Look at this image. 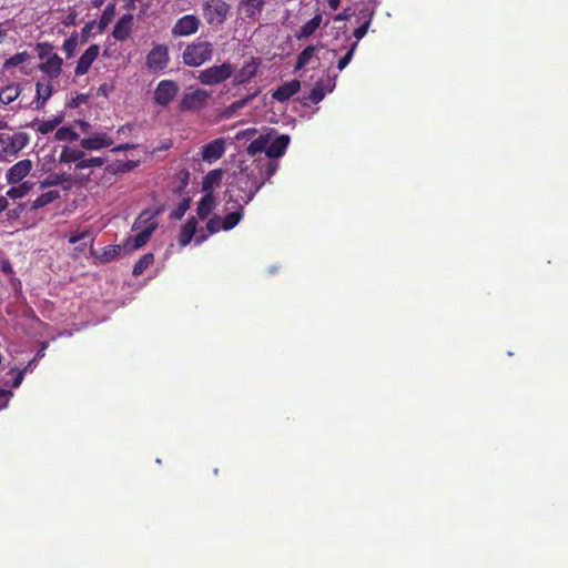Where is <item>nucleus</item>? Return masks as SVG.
I'll use <instances>...</instances> for the list:
<instances>
[{"label": "nucleus", "instance_id": "20e7f679", "mask_svg": "<svg viewBox=\"0 0 568 568\" xmlns=\"http://www.w3.org/2000/svg\"><path fill=\"white\" fill-rule=\"evenodd\" d=\"M234 74V67L230 62L212 65L199 72L197 80L204 85H217Z\"/></svg>", "mask_w": 568, "mask_h": 568}, {"label": "nucleus", "instance_id": "49530a36", "mask_svg": "<svg viewBox=\"0 0 568 568\" xmlns=\"http://www.w3.org/2000/svg\"><path fill=\"white\" fill-rule=\"evenodd\" d=\"M87 245L88 243H91L93 241L92 233L90 231H82L79 233H74L70 236L69 243L75 244L78 242H82Z\"/></svg>", "mask_w": 568, "mask_h": 568}, {"label": "nucleus", "instance_id": "69168bd1", "mask_svg": "<svg viewBox=\"0 0 568 568\" xmlns=\"http://www.w3.org/2000/svg\"><path fill=\"white\" fill-rule=\"evenodd\" d=\"M328 1V6L331 7L332 10H336L339 6V0H327Z\"/></svg>", "mask_w": 568, "mask_h": 568}, {"label": "nucleus", "instance_id": "72a5a7b5", "mask_svg": "<svg viewBox=\"0 0 568 568\" xmlns=\"http://www.w3.org/2000/svg\"><path fill=\"white\" fill-rule=\"evenodd\" d=\"M84 158V152L79 150V149H75V148H71V146H63L61 153H60V156H59V161L60 163H72V162H80L82 161V159Z\"/></svg>", "mask_w": 568, "mask_h": 568}, {"label": "nucleus", "instance_id": "338daca9", "mask_svg": "<svg viewBox=\"0 0 568 568\" xmlns=\"http://www.w3.org/2000/svg\"><path fill=\"white\" fill-rule=\"evenodd\" d=\"M6 36H7V31L2 27V24H0V42L6 38Z\"/></svg>", "mask_w": 568, "mask_h": 568}, {"label": "nucleus", "instance_id": "6e6d98bb", "mask_svg": "<svg viewBox=\"0 0 568 568\" xmlns=\"http://www.w3.org/2000/svg\"><path fill=\"white\" fill-rule=\"evenodd\" d=\"M24 375H26V373L22 369L17 371V375L12 381L13 388H18L21 385V383L23 382Z\"/></svg>", "mask_w": 568, "mask_h": 568}, {"label": "nucleus", "instance_id": "5701e85b", "mask_svg": "<svg viewBox=\"0 0 568 568\" xmlns=\"http://www.w3.org/2000/svg\"><path fill=\"white\" fill-rule=\"evenodd\" d=\"M301 89L298 80H292L280 85L272 94V97L278 102H285L296 94Z\"/></svg>", "mask_w": 568, "mask_h": 568}, {"label": "nucleus", "instance_id": "052dcab7", "mask_svg": "<svg viewBox=\"0 0 568 568\" xmlns=\"http://www.w3.org/2000/svg\"><path fill=\"white\" fill-rule=\"evenodd\" d=\"M131 149H134V144L125 143V144H120V145L114 146L112 149V151L113 152H121V151L131 150Z\"/></svg>", "mask_w": 568, "mask_h": 568}, {"label": "nucleus", "instance_id": "dca6fc26", "mask_svg": "<svg viewBox=\"0 0 568 568\" xmlns=\"http://www.w3.org/2000/svg\"><path fill=\"white\" fill-rule=\"evenodd\" d=\"M99 53L100 47L98 44L90 45L79 58L74 74L77 77L84 75L91 68L92 63L97 60Z\"/></svg>", "mask_w": 568, "mask_h": 568}, {"label": "nucleus", "instance_id": "f257e3e1", "mask_svg": "<svg viewBox=\"0 0 568 568\" xmlns=\"http://www.w3.org/2000/svg\"><path fill=\"white\" fill-rule=\"evenodd\" d=\"M277 169L278 162L267 159H255L251 165L241 168L239 172L234 173L232 182L239 191L235 202L248 204Z\"/></svg>", "mask_w": 568, "mask_h": 568}, {"label": "nucleus", "instance_id": "c85d7f7f", "mask_svg": "<svg viewBox=\"0 0 568 568\" xmlns=\"http://www.w3.org/2000/svg\"><path fill=\"white\" fill-rule=\"evenodd\" d=\"M21 93L19 83H10L0 89V105H9L16 101Z\"/></svg>", "mask_w": 568, "mask_h": 568}, {"label": "nucleus", "instance_id": "4468645a", "mask_svg": "<svg viewBox=\"0 0 568 568\" xmlns=\"http://www.w3.org/2000/svg\"><path fill=\"white\" fill-rule=\"evenodd\" d=\"M33 163L29 159H23L13 164L6 173L7 182L10 185L21 182L32 170Z\"/></svg>", "mask_w": 568, "mask_h": 568}, {"label": "nucleus", "instance_id": "864d4df0", "mask_svg": "<svg viewBox=\"0 0 568 568\" xmlns=\"http://www.w3.org/2000/svg\"><path fill=\"white\" fill-rule=\"evenodd\" d=\"M114 11H115L114 4H108L106 8L103 11V14H102V18H101V22L102 23H108L109 20L114 14Z\"/></svg>", "mask_w": 568, "mask_h": 568}, {"label": "nucleus", "instance_id": "423d86ee", "mask_svg": "<svg viewBox=\"0 0 568 568\" xmlns=\"http://www.w3.org/2000/svg\"><path fill=\"white\" fill-rule=\"evenodd\" d=\"M211 98V92L204 89H194L185 92L180 102L179 110L181 112H196L202 110L206 104L209 99Z\"/></svg>", "mask_w": 568, "mask_h": 568}, {"label": "nucleus", "instance_id": "bb28decb", "mask_svg": "<svg viewBox=\"0 0 568 568\" xmlns=\"http://www.w3.org/2000/svg\"><path fill=\"white\" fill-rule=\"evenodd\" d=\"M155 216H156V212H154L152 210L142 211L139 214V216L136 217V220L134 221L132 230L133 231H142L143 229H146L148 226H150V224H152L153 231H154L158 225Z\"/></svg>", "mask_w": 568, "mask_h": 568}, {"label": "nucleus", "instance_id": "c9c22d12", "mask_svg": "<svg viewBox=\"0 0 568 568\" xmlns=\"http://www.w3.org/2000/svg\"><path fill=\"white\" fill-rule=\"evenodd\" d=\"M68 181V178L64 173H51L45 176L43 180L39 181V189L44 190L51 186L60 185Z\"/></svg>", "mask_w": 568, "mask_h": 568}, {"label": "nucleus", "instance_id": "f8f14e48", "mask_svg": "<svg viewBox=\"0 0 568 568\" xmlns=\"http://www.w3.org/2000/svg\"><path fill=\"white\" fill-rule=\"evenodd\" d=\"M169 60L168 47L159 44L149 52L146 65L152 71H160L168 67Z\"/></svg>", "mask_w": 568, "mask_h": 568}, {"label": "nucleus", "instance_id": "e433bc0d", "mask_svg": "<svg viewBox=\"0 0 568 568\" xmlns=\"http://www.w3.org/2000/svg\"><path fill=\"white\" fill-rule=\"evenodd\" d=\"M136 235L133 239L132 248H140L143 245L146 244V242L150 240V236L153 233V226L150 224L146 229H143L142 231H135Z\"/></svg>", "mask_w": 568, "mask_h": 568}, {"label": "nucleus", "instance_id": "e2e57ef3", "mask_svg": "<svg viewBox=\"0 0 568 568\" xmlns=\"http://www.w3.org/2000/svg\"><path fill=\"white\" fill-rule=\"evenodd\" d=\"M45 347H47V345L43 344L42 347L37 352V354L34 355L33 358H37V361L39 362L42 357H44Z\"/></svg>", "mask_w": 568, "mask_h": 568}, {"label": "nucleus", "instance_id": "9d476101", "mask_svg": "<svg viewBox=\"0 0 568 568\" xmlns=\"http://www.w3.org/2000/svg\"><path fill=\"white\" fill-rule=\"evenodd\" d=\"M201 21L194 14L181 17L172 28L173 37H189L197 32Z\"/></svg>", "mask_w": 568, "mask_h": 568}, {"label": "nucleus", "instance_id": "412c9836", "mask_svg": "<svg viewBox=\"0 0 568 568\" xmlns=\"http://www.w3.org/2000/svg\"><path fill=\"white\" fill-rule=\"evenodd\" d=\"M265 0H240L239 11L243 12L248 19L256 20L261 14Z\"/></svg>", "mask_w": 568, "mask_h": 568}, {"label": "nucleus", "instance_id": "a211bd4d", "mask_svg": "<svg viewBox=\"0 0 568 568\" xmlns=\"http://www.w3.org/2000/svg\"><path fill=\"white\" fill-rule=\"evenodd\" d=\"M63 114H58L48 120H34L29 126L36 130L38 133L45 135L53 131H57L58 126L63 122Z\"/></svg>", "mask_w": 568, "mask_h": 568}, {"label": "nucleus", "instance_id": "a19ab883", "mask_svg": "<svg viewBox=\"0 0 568 568\" xmlns=\"http://www.w3.org/2000/svg\"><path fill=\"white\" fill-rule=\"evenodd\" d=\"M256 95V92H254L253 94L244 98V99H241V100H237V101H234L232 102L224 111V115L226 118H231L237 110L244 108L254 97Z\"/></svg>", "mask_w": 568, "mask_h": 568}, {"label": "nucleus", "instance_id": "f03ea898", "mask_svg": "<svg viewBox=\"0 0 568 568\" xmlns=\"http://www.w3.org/2000/svg\"><path fill=\"white\" fill-rule=\"evenodd\" d=\"M213 57V44L209 41H196L189 44L183 53L184 64L189 67H200L210 61Z\"/></svg>", "mask_w": 568, "mask_h": 568}, {"label": "nucleus", "instance_id": "f3484780", "mask_svg": "<svg viewBox=\"0 0 568 568\" xmlns=\"http://www.w3.org/2000/svg\"><path fill=\"white\" fill-rule=\"evenodd\" d=\"M258 67L260 62L256 59H251L236 73L234 72L233 84L242 85L250 82L256 75Z\"/></svg>", "mask_w": 568, "mask_h": 568}, {"label": "nucleus", "instance_id": "3c124183", "mask_svg": "<svg viewBox=\"0 0 568 568\" xmlns=\"http://www.w3.org/2000/svg\"><path fill=\"white\" fill-rule=\"evenodd\" d=\"M257 133L256 129L254 128H250V129H246L244 131H240L236 133L235 135V139L237 141H242V140H250L252 136H254L255 134Z\"/></svg>", "mask_w": 568, "mask_h": 568}, {"label": "nucleus", "instance_id": "ddd939ff", "mask_svg": "<svg viewBox=\"0 0 568 568\" xmlns=\"http://www.w3.org/2000/svg\"><path fill=\"white\" fill-rule=\"evenodd\" d=\"M290 144V136L288 135H278L276 138H273L271 135L270 142H267L266 148V156L258 158V159H267L270 161H276V159L284 155L287 146Z\"/></svg>", "mask_w": 568, "mask_h": 568}, {"label": "nucleus", "instance_id": "c756f323", "mask_svg": "<svg viewBox=\"0 0 568 568\" xmlns=\"http://www.w3.org/2000/svg\"><path fill=\"white\" fill-rule=\"evenodd\" d=\"M271 140V134H260L254 139L247 146L246 151L251 156H255L261 153L266 154L267 142Z\"/></svg>", "mask_w": 568, "mask_h": 568}, {"label": "nucleus", "instance_id": "13d9d810", "mask_svg": "<svg viewBox=\"0 0 568 568\" xmlns=\"http://www.w3.org/2000/svg\"><path fill=\"white\" fill-rule=\"evenodd\" d=\"M37 364H38V361L37 358H32L31 361L28 362V364L24 366V368L22 369L26 374L28 372H32L36 367H37Z\"/></svg>", "mask_w": 568, "mask_h": 568}, {"label": "nucleus", "instance_id": "6e6552de", "mask_svg": "<svg viewBox=\"0 0 568 568\" xmlns=\"http://www.w3.org/2000/svg\"><path fill=\"white\" fill-rule=\"evenodd\" d=\"M197 221L195 217H191L183 226L179 236V243L181 246H186L194 237L196 244L203 243L207 239L204 230H196Z\"/></svg>", "mask_w": 568, "mask_h": 568}, {"label": "nucleus", "instance_id": "9b49d317", "mask_svg": "<svg viewBox=\"0 0 568 568\" xmlns=\"http://www.w3.org/2000/svg\"><path fill=\"white\" fill-rule=\"evenodd\" d=\"M226 151V143L223 138H217L201 148V158L204 162L212 164L220 160Z\"/></svg>", "mask_w": 568, "mask_h": 568}, {"label": "nucleus", "instance_id": "58836bf2", "mask_svg": "<svg viewBox=\"0 0 568 568\" xmlns=\"http://www.w3.org/2000/svg\"><path fill=\"white\" fill-rule=\"evenodd\" d=\"M78 138V133L71 126L58 128L54 134L57 141H75Z\"/></svg>", "mask_w": 568, "mask_h": 568}, {"label": "nucleus", "instance_id": "79ce46f5", "mask_svg": "<svg viewBox=\"0 0 568 568\" xmlns=\"http://www.w3.org/2000/svg\"><path fill=\"white\" fill-rule=\"evenodd\" d=\"M191 199L184 197L180 203L172 210L170 216L174 220H180L184 216L186 211L190 209Z\"/></svg>", "mask_w": 568, "mask_h": 568}, {"label": "nucleus", "instance_id": "0eeeda50", "mask_svg": "<svg viewBox=\"0 0 568 568\" xmlns=\"http://www.w3.org/2000/svg\"><path fill=\"white\" fill-rule=\"evenodd\" d=\"M179 90L178 83L173 80L160 81L153 93L154 103L163 108L168 106L178 95Z\"/></svg>", "mask_w": 568, "mask_h": 568}, {"label": "nucleus", "instance_id": "aec40b11", "mask_svg": "<svg viewBox=\"0 0 568 568\" xmlns=\"http://www.w3.org/2000/svg\"><path fill=\"white\" fill-rule=\"evenodd\" d=\"M133 26V16L131 13H126L122 16L116 22L113 29V37L118 41H124L129 38L132 31Z\"/></svg>", "mask_w": 568, "mask_h": 568}, {"label": "nucleus", "instance_id": "4be33fe9", "mask_svg": "<svg viewBox=\"0 0 568 568\" xmlns=\"http://www.w3.org/2000/svg\"><path fill=\"white\" fill-rule=\"evenodd\" d=\"M334 78H336V75ZM334 89L335 79H329L326 84L317 82L311 90L306 100L310 101L311 103L317 104L325 98L326 93H331Z\"/></svg>", "mask_w": 568, "mask_h": 568}, {"label": "nucleus", "instance_id": "b1692460", "mask_svg": "<svg viewBox=\"0 0 568 568\" xmlns=\"http://www.w3.org/2000/svg\"><path fill=\"white\" fill-rule=\"evenodd\" d=\"M217 205V199L214 194L204 193L197 203L196 214L201 220L207 219Z\"/></svg>", "mask_w": 568, "mask_h": 568}, {"label": "nucleus", "instance_id": "a18cd8bd", "mask_svg": "<svg viewBox=\"0 0 568 568\" xmlns=\"http://www.w3.org/2000/svg\"><path fill=\"white\" fill-rule=\"evenodd\" d=\"M30 58L28 52H19L6 60L4 68L17 67L26 62Z\"/></svg>", "mask_w": 568, "mask_h": 568}, {"label": "nucleus", "instance_id": "0e129e2a", "mask_svg": "<svg viewBox=\"0 0 568 568\" xmlns=\"http://www.w3.org/2000/svg\"><path fill=\"white\" fill-rule=\"evenodd\" d=\"M8 207V200L4 196H0V212Z\"/></svg>", "mask_w": 568, "mask_h": 568}, {"label": "nucleus", "instance_id": "09e8293b", "mask_svg": "<svg viewBox=\"0 0 568 568\" xmlns=\"http://www.w3.org/2000/svg\"><path fill=\"white\" fill-rule=\"evenodd\" d=\"M52 45L48 44V43H41L38 45V53H39V58L43 61H45L49 55H53L54 53L52 52Z\"/></svg>", "mask_w": 568, "mask_h": 568}, {"label": "nucleus", "instance_id": "2f4dec72", "mask_svg": "<svg viewBox=\"0 0 568 568\" xmlns=\"http://www.w3.org/2000/svg\"><path fill=\"white\" fill-rule=\"evenodd\" d=\"M60 197V192L57 190H50L41 193L34 201L31 202L30 209L38 210L44 207Z\"/></svg>", "mask_w": 568, "mask_h": 568}, {"label": "nucleus", "instance_id": "7ed1b4c3", "mask_svg": "<svg viewBox=\"0 0 568 568\" xmlns=\"http://www.w3.org/2000/svg\"><path fill=\"white\" fill-rule=\"evenodd\" d=\"M29 141L30 138L24 132H0V160L14 156Z\"/></svg>", "mask_w": 568, "mask_h": 568}, {"label": "nucleus", "instance_id": "680f3d73", "mask_svg": "<svg viewBox=\"0 0 568 568\" xmlns=\"http://www.w3.org/2000/svg\"><path fill=\"white\" fill-rule=\"evenodd\" d=\"M135 166H136V163H135V162H133V161H128V162H125V163L122 165V169H121V170H122V171H130V170H132V169H133V168H135Z\"/></svg>", "mask_w": 568, "mask_h": 568}, {"label": "nucleus", "instance_id": "8fccbe9b", "mask_svg": "<svg viewBox=\"0 0 568 568\" xmlns=\"http://www.w3.org/2000/svg\"><path fill=\"white\" fill-rule=\"evenodd\" d=\"M369 24H371V20H367L363 24H361L358 28L355 29V31H354V37L356 38L355 42L358 43V41L365 37Z\"/></svg>", "mask_w": 568, "mask_h": 568}, {"label": "nucleus", "instance_id": "39448f33", "mask_svg": "<svg viewBox=\"0 0 568 568\" xmlns=\"http://www.w3.org/2000/svg\"><path fill=\"white\" fill-rule=\"evenodd\" d=\"M231 7L224 0H210L203 4V17L210 26L223 24Z\"/></svg>", "mask_w": 568, "mask_h": 568}, {"label": "nucleus", "instance_id": "cd10ccee", "mask_svg": "<svg viewBox=\"0 0 568 568\" xmlns=\"http://www.w3.org/2000/svg\"><path fill=\"white\" fill-rule=\"evenodd\" d=\"M37 109H42L45 102L52 95V84L51 80H41L37 82Z\"/></svg>", "mask_w": 568, "mask_h": 568}, {"label": "nucleus", "instance_id": "7c9ffc66", "mask_svg": "<svg viewBox=\"0 0 568 568\" xmlns=\"http://www.w3.org/2000/svg\"><path fill=\"white\" fill-rule=\"evenodd\" d=\"M34 186V183L31 181H21L17 184H13L6 193L7 197L10 199H21L26 196Z\"/></svg>", "mask_w": 568, "mask_h": 568}, {"label": "nucleus", "instance_id": "774afa93", "mask_svg": "<svg viewBox=\"0 0 568 568\" xmlns=\"http://www.w3.org/2000/svg\"><path fill=\"white\" fill-rule=\"evenodd\" d=\"M79 124L82 129H87L89 126V124L84 121H79Z\"/></svg>", "mask_w": 568, "mask_h": 568}, {"label": "nucleus", "instance_id": "473e14b6", "mask_svg": "<svg viewBox=\"0 0 568 568\" xmlns=\"http://www.w3.org/2000/svg\"><path fill=\"white\" fill-rule=\"evenodd\" d=\"M236 204L239 209L234 212L229 213L224 219H222V227L224 231H230L233 227H235L243 217L245 204H243L242 202Z\"/></svg>", "mask_w": 568, "mask_h": 568}, {"label": "nucleus", "instance_id": "603ef678", "mask_svg": "<svg viewBox=\"0 0 568 568\" xmlns=\"http://www.w3.org/2000/svg\"><path fill=\"white\" fill-rule=\"evenodd\" d=\"M12 392L0 388V410L6 408L9 404V399L12 397Z\"/></svg>", "mask_w": 568, "mask_h": 568}, {"label": "nucleus", "instance_id": "1a4fd4ad", "mask_svg": "<svg viewBox=\"0 0 568 568\" xmlns=\"http://www.w3.org/2000/svg\"><path fill=\"white\" fill-rule=\"evenodd\" d=\"M197 221L195 217H191L183 226L179 236V243L181 246H186L194 237L196 244L203 243L207 239L204 230H196Z\"/></svg>", "mask_w": 568, "mask_h": 568}, {"label": "nucleus", "instance_id": "4c0bfd02", "mask_svg": "<svg viewBox=\"0 0 568 568\" xmlns=\"http://www.w3.org/2000/svg\"><path fill=\"white\" fill-rule=\"evenodd\" d=\"M79 43V33L72 32L71 36L63 42L62 49L68 59H71L77 50Z\"/></svg>", "mask_w": 568, "mask_h": 568}, {"label": "nucleus", "instance_id": "5fc2aeb1", "mask_svg": "<svg viewBox=\"0 0 568 568\" xmlns=\"http://www.w3.org/2000/svg\"><path fill=\"white\" fill-rule=\"evenodd\" d=\"M93 26H94V22L91 21V22L85 23V26L82 28L81 38H82L83 42L89 40V38L91 36V31L93 29Z\"/></svg>", "mask_w": 568, "mask_h": 568}, {"label": "nucleus", "instance_id": "ea45409f", "mask_svg": "<svg viewBox=\"0 0 568 568\" xmlns=\"http://www.w3.org/2000/svg\"><path fill=\"white\" fill-rule=\"evenodd\" d=\"M154 261L152 253L144 254L134 265L133 275H141Z\"/></svg>", "mask_w": 568, "mask_h": 568}, {"label": "nucleus", "instance_id": "37998d69", "mask_svg": "<svg viewBox=\"0 0 568 568\" xmlns=\"http://www.w3.org/2000/svg\"><path fill=\"white\" fill-rule=\"evenodd\" d=\"M222 222H223V220L221 216H219V215L212 216L206 223V227L204 230L205 234H207V236H209V235H212V234L219 232L220 230H223Z\"/></svg>", "mask_w": 568, "mask_h": 568}, {"label": "nucleus", "instance_id": "f704fd0d", "mask_svg": "<svg viewBox=\"0 0 568 568\" xmlns=\"http://www.w3.org/2000/svg\"><path fill=\"white\" fill-rule=\"evenodd\" d=\"M322 48V45H307L297 57V61L295 64V71H298L303 69L305 65H307L312 59L314 58L315 53Z\"/></svg>", "mask_w": 568, "mask_h": 568}, {"label": "nucleus", "instance_id": "de8ad7c7", "mask_svg": "<svg viewBox=\"0 0 568 568\" xmlns=\"http://www.w3.org/2000/svg\"><path fill=\"white\" fill-rule=\"evenodd\" d=\"M357 48V42H354L349 49L347 50V52L345 53L344 57H342L338 62H337V69L338 71H342L344 70L348 64L349 62L352 61L353 59V55H354V52Z\"/></svg>", "mask_w": 568, "mask_h": 568}, {"label": "nucleus", "instance_id": "a878e982", "mask_svg": "<svg viewBox=\"0 0 568 568\" xmlns=\"http://www.w3.org/2000/svg\"><path fill=\"white\" fill-rule=\"evenodd\" d=\"M322 23V14L317 13L307 22H305L300 30L296 32L295 38L297 40H305L313 36Z\"/></svg>", "mask_w": 568, "mask_h": 568}, {"label": "nucleus", "instance_id": "c03bdc74", "mask_svg": "<svg viewBox=\"0 0 568 568\" xmlns=\"http://www.w3.org/2000/svg\"><path fill=\"white\" fill-rule=\"evenodd\" d=\"M104 164L103 158H90V159H82V161L78 162L75 164V169L82 170V169H89V168H100Z\"/></svg>", "mask_w": 568, "mask_h": 568}, {"label": "nucleus", "instance_id": "bf43d9fd", "mask_svg": "<svg viewBox=\"0 0 568 568\" xmlns=\"http://www.w3.org/2000/svg\"><path fill=\"white\" fill-rule=\"evenodd\" d=\"M349 17H351V13L347 10H344V11L339 12L338 14H336L334 17V20L335 21H345V20H348Z\"/></svg>", "mask_w": 568, "mask_h": 568}, {"label": "nucleus", "instance_id": "4d7b16f0", "mask_svg": "<svg viewBox=\"0 0 568 568\" xmlns=\"http://www.w3.org/2000/svg\"><path fill=\"white\" fill-rule=\"evenodd\" d=\"M77 12L75 11H72L70 12L65 18L64 20L62 21V23L67 27L69 26H74L75 22H77Z\"/></svg>", "mask_w": 568, "mask_h": 568}, {"label": "nucleus", "instance_id": "393cba45", "mask_svg": "<svg viewBox=\"0 0 568 568\" xmlns=\"http://www.w3.org/2000/svg\"><path fill=\"white\" fill-rule=\"evenodd\" d=\"M223 175L224 171L222 169H214L206 173L202 181V191L214 194V189L221 184Z\"/></svg>", "mask_w": 568, "mask_h": 568}, {"label": "nucleus", "instance_id": "6ab92c4d", "mask_svg": "<svg viewBox=\"0 0 568 568\" xmlns=\"http://www.w3.org/2000/svg\"><path fill=\"white\" fill-rule=\"evenodd\" d=\"M62 65L63 59L58 54H53L49 55V58L39 65V69L49 77V80H52L61 74Z\"/></svg>", "mask_w": 568, "mask_h": 568}, {"label": "nucleus", "instance_id": "2eb2a0df", "mask_svg": "<svg viewBox=\"0 0 568 568\" xmlns=\"http://www.w3.org/2000/svg\"><path fill=\"white\" fill-rule=\"evenodd\" d=\"M113 140L105 132H95L88 138L81 140L80 144L84 150L98 151L109 148L113 144Z\"/></svg>", "mask_w": 568, "mask_h": 568}]
</instances>
